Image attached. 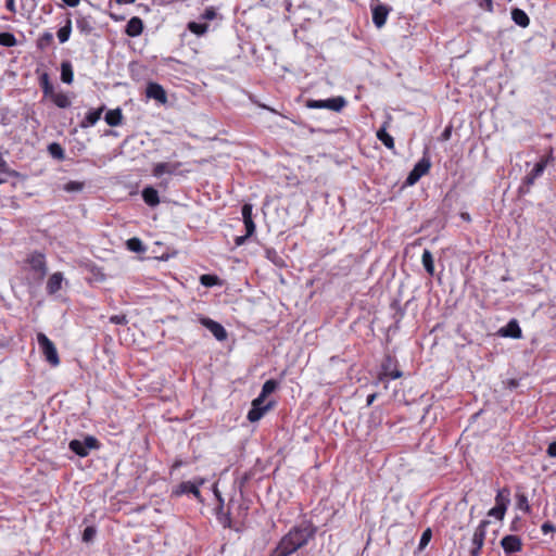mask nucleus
Wrapping results in <instances>:
<instances>
[{
    "mask_svg": "<svg viewBox=\"0 0 556 556\" xmlns=\"http://www.w3.org/2000/svg\"><path fill=\"white\" fill-rule=\"evenodd\" d=\"M313 533L307 528L291 529L279 542L271 556H289L307 544Z\"/></svg>",
    "mask_w": 556,
    "mask_h": 556,
    "instance_id": "1",
    "label": "nucleus"
},
{
    "mask_svg": "<svg viewBox=\"0 0 556 556\" xmlns=\"http://www.w3.org/2000/svg\"><path fill=\"white\" fill-rule=\"evenodd\" d=\"M37 342L46 361L51 366L56 367L60 364V358L53 342L42 332L37 334Z\"/></svg>",
    "mask_w": 556,
    "mask_h": 556,
    "instance_id": "2",
    "label": "nucleus"
},
{
    "mask_svg": "<svg viewBox=\"0 0 556 556\" xmlns=\"http://www.w3.org/2000/svg\"><path fill=\"white\" fill-rule=\"evenodd\" d=\"M204 482L205 479L203 478H195L192 481H184L173 491V494L175 496L192 494L199 502H202L200 488L204 484Z\"/></svg>",
    "mask_w": 556,
    "mask_h": 556,
    "instance_id": "3",
    "label": "nucleus"
},
{
    "mask_svg": "<svg viewBox=\"0 0 556 556\" xmlns=\"http://www.w3.org/2000/svg\"><path fill=\"white\" fill-rule=\"evenodd\" d=\"M346 104L343 97H334L326 100H308L306 106L309 109H327L340 112Z\"/></svg>",
    "mask_w": 556,
    "mask_h": 556,
    "instance_id": "4",
    "label": "nucleus"
},
{
    "mask_svg": "<svg viewBox=\"0 0 556 556\" xmlns=\"http://www.w3.org/2000/svg\"><path fill=\"white\" fill-rule=\"evenodd\" d=\"M98 447L97 439L91 435L86 437L84 440H72L70 442V450L80 457L87 456L90 450Z\"/></svg>",
    "mask_w": 556,
    "mask_h": 556,
    "instance_id": "5",
    "label": "nucleus"
},
{
    "mask_svg": "<svg viewBox=\"0 0 556 556\" xmlns=\"http://www.w3.org/2000/svg\"><path fill=\"white\" fill-rule=\"evenodd\" d=\"M180 162H161L153 165L152 174L154 177L160 178L163 175H178L190 173L191 169L180 170L181 167Z\"/></svg>",
    "mask_w": 556,
    "mask_h": 556,
    "instance_id": "6",
    "label": "nucleus"
},
{
    "mask_svg": "<svg viewBox=\"0 0 556 556\" xmlns=\"http://www.w3.org/2000/svg\"><path fill=\"white\" fill-rule=\"evenodd\" d=\"M489 523L490 522L488 520H482V521H480L478 527L475 529V532H473V535L471 539L472 548L470 549V556H479L480 555V552L484 544L486 528H488Z\"/></svg>",
    "mask_w": 556,
    "mask_h": 556,
    "instance_id": "7",
    "label": "nucleus"
},
{
    "mask_svg": "<svg viewBox=\"0 0 556 556\" xmlns=\"http://www.w3.org/2000/svg\"><path fill=\"white\" fill-rule=\"evenodd\" d=\"M431 167L430 159L425 154L414 166L406 178L408 186L415 185Z\"/></svg>",
    "mask_w": 556,
    "mask_h": 556,
    "instance_id": "8",
    "label": "nucleus"
},
{
    "mask_svg": "<svg viewBox=\"0 0 556 556\" xmlns=\"http://www.w3.org/2000/svg\"><path fill=\"white\" fill-rule=\"evenodd\" d=\"M30 270L37 276L38 279H42L47 274L46 257L40 252H33L26 260Z\"/></svg>",
    "mask_w": 556,
    "mask_h": 556,
    "instance_id": "9",
    "label": "nucleus"
},
{
    "mask_svg": "<svg viewBox=\"0 0 556 556\" xmlns=\"http://www.w3.org/2000/svg\"><path fill=\"white\" fill-rule=\"evenodd\" d=\"M274 403H265V400L256 397L252 401V407L248 413V419L251 422L258 421L271 407Z\"/></svg>",
    "mask_w": 556,
    "mask_h": 556,
    "instance_id": "10",
    "label": "nucleus"
},
{
    "mask_svg": "<svg viewBox=\"0 0 556 556\" xmlns=\"http://www.w3.org/2000/svg\"><path fill=\"white\" fill-rule=\"evenodd\" d=\"M553 151L548 153L545 157H542L532 168V170L525 177L523 182L530 187L534 184V181L543 175L547 164L553 161Z\"/></svg>",
    "mask_w": 556,
    "mask_h": 556,
    "instance_id": "11",
    "label": "nucleus"
},
{
    "mask_svg": "<svg viewBox=\"0 0 556 556\" xmlns=\"http://www.w3.org/2000/svg\"><path fill=\"white\" fill-rule=\"evenodd\" d=\"M200 323L206 328L208 329L212 334L218 340V341H223L227 338V331L225 330V328L217 321L211 319V318H207V317H203L200 319Z\"/></svg>",
    "mask_w": 556,
    "mask_h": 556,
    "instance_id": "12",
    "label": "nucleus"
},
{
    "mask_svg": "<svg viewBox=\"0 0 556 556\" xmlns=\"http://www.w3.org/2000/svg\"><path fill=\"white\" fill-rule=\"evenodd\" d=\"M501 546L506 554H514L521 551L522 543L519 536L509 534L502 539Z\"/></svg>",
    "mask_w": 556,
    "mask_h": 556,
    "instance_id": "13",
    "label": "nucleus"
},
{
    "mask_svg": "<svg viewBox=\"0 0 556 556\" xmlns=\"http://www.w3.org/2000/svg\"><path fill=\"white\" fill-rule=\"evenodd\" d=\"M372 12V22L376 25L377 28H381L388 18V15L390 13V8L384 4H377L371 8Z\"/></svg>",
    "mask_w": 556,
    "mask_h": 556,
    "instance_id": "14",
    "label": "nucleus"
},
{
    "mask_svg": "<svg viewBox=\"0 0 556 556\" xmlns=\"http://www.w3.org/2000/svg\"><path fill=\"white\" fill-rule=\"evenodd\" d=\"M146 94L150 99H154L160 103L164 104L167 101L166 92L164 88L156 83H149L147 86Z\"/></svg>",
    "mask_w": 556,
    "mask_h": 556,
    "instance_id": "15",
    "label": "nucleus"
},
{
    "mask_svg": "<svg viewBox=\"0 0 556 556\" xmlns=\"http://www.w3.org/2000/svg\"><path fill=\"white\" fill-rule=\"evenodd\" d=\"M252 211L253 206L250 203H245L241 210L245 230H248V236H252L255 231V224L252 219Z\"/></svg>",
    "mask_w": 556,
    "mask_h": 556,
    "instance_id": "16",
    "label": "nucleus"
},
{
    "mask_svg": "<svg viewBox=\"0 0 556 556\" xmlns=\"http://www.w3.org/2000/svg\"><path fill=\"white\" fill-rule=\"evenodd\" d=\"M502 337L519 339L521 338V329L516 319H511L505 327L498 330Z\"/></svg>",
    "mask_w": 556,
    "mask_h": 556,
    "instance_id": "17",
    "label": "nucleus"
},
{
    "mask_svg": "<svg viewBox=\"0 0 556 556\" xmlns=\"http://www.w3.org/2000/svg\"><path fill=\"white\" fill-rule=\"evenodd\" d=\"M104 109H105V106L102 105L101 108H99L97 110L89 111L86 114L85 118L81 121L80 127L89 128V127L94 126L98 123V121L101 118V115H102Z\"/></svg>",
    "mask_w": 556,
    "mask_h": 556,
    "instance_id": "18",
    "label": "nucleus"
},
{
    "mask_svg": "<svg viewBox=\"0 0 556 556\" xmlns=\"http://www.w3.org/2000/svg\"><path fill=\"white\" fill-rule=\"evenodd\" d=\"M64 277L62 273L52 274L47 281V292L49 294H55L62 288Z\"/></svg>",
    "mask_w": 556,
    "mask_h": 556,
    "instance_id": "19",
    "label": "nucleus"
},
{
    "mask_svg": "<svg viewBox=\"0 0 556 556\" xmlns=\"http://www.w3.org/2000/svg\"><path fill=\"white\" fill-rule=\"evenodd\" d=\"M143 30V23L140 17H131L126 25V34L130 37L139 36Z\"/></svg>",
    "mask_w": 556,
    "mask_h": 556,
    "instance_id": "20",
    "label": "nucleus"
},
{
    "mask_svg": "<svg viewBox=\"0 0 556 556\" xmlns=\"http://www.w3.org/2000/svg\"><path fill=\"white\" fill-rule=\"evenodd\" d=\"M142 198L150 206H156L160 203L159 192L153 187H147L142 190Z\"/></svg>",
    "mask_w": 556,
    "mask_h": 556,
    "instance_id": "21",
    "label": "nucleus"
},
{
    "mask_svg": "<svg viewBox=\"0 0 556 556\" xmlns=\"http://www.w3.org/2000/svg\"><path fill=\"white\" fill-rule=\"evenodd\" d=\"M104 119L110 126H118L122 124L123 114L121 109H114L106 112Z\"/></svg>",
    "mask_w": 556,
    "mask_h": 556,
    "instance_id": "22",
    "label": "nucleus"
},
{
    "mask_svg": "<svg viewBox=\"0 0 556 556\" xmlns=\"http://www.w3.org/2000/svg\"><path fill=\"white\" fill-rule=\"evenodd\" d=\"M74 79L73 66L70 61H64L61 64V80L64 84L71 85Z\"/></svg>",
    "mask_w": 556,
    "mask_h": 556,
    "instance_id": "23",
    "label": "nucleus"
},
{
    "mask_svg": "<svg viewBox=\"0 0 556 556\" xmlns=\"http://www.w3.org/2000/svg\"><path fill=\"white\" fill-rule=\"evenodd\" d=\"M51 101L60 109H66L71 105V99L66 93L53 92L50 97Z\"/></svg>",
    "mask_w": 556,
    "mask_h": 556,
    "instance_id": "24",
    "label": "nucleus"
},
{
    "mask_svg": "<svg viewBox=\"0 0 556 556\" xmlns=\"http://www.w3.org/2000/svg\"><path fill=\"white\" fill-rule=\"evenodd\" d=\"M388 123L377 131V138L390 150L394 148V140L391 135L387 131Z\"/></svg>",
    "mask_w": 556,
    "mask_h": 556,
    "instance_id": "25",
    "label": "nucleus"
},
{
    "mask_svg": "<svg viewBox=\"0 0 556 556\" xmlns=\"http://www.w3.org/2000/svg\"><path fill=\"white\" fill-rule=\"evenodd\" d=\"M511 18L520 27H527L530 23L529 16L521 9H514L511 11Z\"/></svg>",
    "mask_w": 556,
    "mask_h": 556,
    "instance_id": "26",
    "label": "nucleus"
},
{
    "mask_svg": "<svg viewBox=\"0 0 556 556\" xmlns=\"http://www.w3.org/2000/svg\"><path fill=\"white\" fill-rule=\"evenodd\" d=\"M421 262L426 271L432 276L434 274V262L433 256L429 250H424Z\"/></svg>",
    "mask_w": 556,
    "mask_h": 556,
    "instance_id": "27",
    "label": "nucleus"
},
{
    "mask_svg": "<svg viewBox=\"0 0 556 556\" xmlns=\"http://www.w3.org/2000/svg\"><path fill=\"white\" fill-rule=\"evenodd\" d=\"M509 502V491L506 489L500 490L495 496V506L507 510Z\"/></svg>",
    "mask_w": 556,
    "mask_h": 556,
    "instance_id": "28",
    "label": "nucleus"
},
{
    "mask_svg": "<svg viewBox=\"0 0 556 556\" xmlns=\"http://www.w3.org/2000/svg\"><path fill=\"white\" fill-rule=\"evenodd\" d=\"M277 388H278V382L276 380H274V379L267 380L263 384L262 391H261L258 397L265 400L267 397V395L275 392Z\"/></svg>",
    "mask_w": 556,
    "mask_h": 556,
    "instance_id": "29",
    "label": "nucleus"
},
{
    "mask_svg": "<svg viewBox=\"0 0 556 556\" xmlns=\"http://www.w3.org/2000/svg\"><path fill=\"white\" fill-rule=\"evenodd\" d=\"M72 33V21L68 18L63 27L58 30V38L61 43L70 39Z\"/></svg>",
    "mask_w": 556,
    "mask_h": 556,
    "instance_id": "30",
    "label": "nucleus"
},
{
    "mask_svg": "<svg viewBox=\"0 0 556 556\" xmlns=\"http://www.w3.org/2000/svg\"><path fill=\"white\" fill-rule=\"evenodd\" d=\"M40 86L42 88L45 97H47V98H49L54 92L53 86L50 83V78L47 73H43L40 76Z\"/></svg>",
    "mask_w": 556,
    "mask_h": 556,
    "instance_id": "31",
    "label": "nucleus"
},
{
    "mask_svg": "<svg viewBox=\"0 0 556 556\" xmlns=\"http://www.w3.org/2000/svg\"><path fill=\"white\" fill-rule=\"evenodd\" d=\"M127 249L131 252L143 253L146 251V247L139 238H130L126 242Z\"/></svg>",
    "mask_w": 556,
    "mask_h": 556,
    "instance_id": "32",
    "label": "nucleus"
},
{
    "mask_svg": "<svg viewBox=\"0 0 556 556\" xmlns=\"http://www.w3.org/2000/svg\"><path fill=\"white\" fill-rule=\"evenodd\" d=\"M188 29L197 36H202L208 30V26L205 23L189 22Z\"/></svg>",
    "mask_w": 556,
    "mask_h": 556,
    "instance_id": "33",
    "label": "nucleus"
},
{
    "mask_svg": "<svg viewBox=\"0 0 556 556\" xmlns=\"http://www.w3.org/2000/svg\"><path fill=\"white\" fill-rule=\"evenodd\" d=\"M48 151L54 159L64 160L65 157L63 148L56 142L49 144Z\"/></svg>",
    "mask_w": 556,
    "mask_h": 556,
    "instance_id": "34",
    "label": "nucleus"
},
{
    "mask_svg": "<svg viewBox=\"0 0 556 556\" xmlns=\"http://www.w3.org/2000/svg\"><path fill=\"white\" fill-rule=\"evenodd\" d=\"M0 45L3 47H14L16 45V38L11 33H0Z\"/></svg>",
    "mask_w": 556,
    "mask_h": 556,
    "instance_id": "35",
    "label": "nucleus"
},
{
    "mask_svg": "<svg viewBox=\"0 0 556 556\" xmlns=\"http://www.w3.org/2000/svg\"><path fill=\"white\" fill-rule=\"evenodd\" d=\"M432 538V531L430 528H427L422 534H421V538H420V541H419V549L422 551L430 542Z\"/></svg>",
    "mask_w": 556,
    "mask_h": 556,
    "instance_id": "36",
    "label": "nucleus"
},
{
    "mask_svg": "<svg viewBox=\"0 0 556 556\" xmlns=\"http://www.w3.org/2000/svg\"><path fill=\"white\" fill-rule=\"evenodd\" d=\"M96 534H97L96 528L89 526V527L85 528V530L83 532V541L86 543H89L94 539Z\"/></svg>",
    "mask_w": 556,
    "mask_h": 556,
    "instance_id": "37",
    "label": "nucleus"
},
{
    "mask_svg": "<svg viewBox=\"0 0 556 556\" xmlns=\"http://www.w3.org/2000/svg\"><path fill=\"white\" fill-rule=\"evenodd\" d=\"M505 513L506 510L501 508V507H497V506H494L493 508H491L488 513V515L490 517H494L495 519L497 520H503L504 519V516H505Z\"/></svg>",
    "mask_w": 556,
    "mask_h": 556,
    "instance_id": "38",
    "label": "nucleus"
},
{
    "mask_svg": "<svg viewBox=\"0 0 556 556\" xmlns=\"http://www.w3.org/2000/svg\"><path fill=\"white\" fill-rule=\"evenodd\" d=\"M84 184L78 181H70L64 186V190L68 192H77L83 190Z\"/></svg>",
    "mask_w": 556,
    "mask_h": 556,
    "instance_id": "39",
    "label": "nucleus"
},
{
    "mask_svg": "<svg viewBox=\"0 0 556 556\" xmlns=\"http://www.w3.org/2000/svg\"><path fill=\"white\" fill-rule=\"evenodd\" d=\"M216 17V10L213 7H208L205 9L203 14L201 15L202 20L212 21Z\"/></svg>",
    "mask_w": 556,
    "mask_h": 556,
    "instance_id": "40",
    "label": "nucleus"
},
{
    "mask_svg": "<svg viewBox=\"0 0 556 556\" xmlns=\"http://www.w3.org/2000/svg\"><path fill=\"white\" fill-rule=\"evenodd\" d=\"M217 278L215 276L211 275H203L201 276V283L206 287H212L216 283Z\"/></svg>",
    "mask_w": 556,
    "mask_h": 556,
    "instance_id": "41",
    "label": "nucleus"
},
{
    "mask_svg": "<svg viewBox=\"0 0 556 556\" xmlns=\"http://www.w3.org/2000/svg\"><path fill=\"white\" fill-rule=\"evenodd\" d=\"M517 505H518L519 509H522V510H525L527 513L530 510V505H529L528 500H527V497L525 495L518 496Z\"/></svg>",
    "mask_w": 556,
    "mask_h": 556,
    "instance_id": "42",
    "label": "nucleus"
},
{
    "mask_svg": "<svg viewBox=\"0 0 556 556\" xmlns=\"http://www.w3.org/2000/svg\"><path fill=\"white\" fill-rule=\"evenodd\" d=\"M110 321L112 324H116V325H126L127 324V317L125 315H113L110 317Z\"/></svg>",
    "mask_w": 556,
    "mask_h": 556,
    "instance_id": "43",
    "label": "nucleus"
},
{
    "mask_svg": "<svg viewBox=\"0 0 556 556\" xmlns=\"http://www.w3.org/2000/svg\"><path fill=\"white\" fill-rule=\"evenodd\" d=\"M541 530L544 534H547L549 532H555L556 531V527L551 523V522H544L541 527Z\"/></svg>",
    "mask_w": 556,
    "mask_h": 556,
    "instance_id": "44",
    "label": "nucleus"
},
{
    "mask_svg": "<svg viewBox=\"0 0 556 556\" xmlns=\"http://www.w3.org/2000/svg\"><path fill=\"white\" fill-rule=\"evenodd\" d=\"M9 173V166L7 161L4 160L2 153L0 152V174Z\"/></svg>",
    "mask_w": 556,
    "mask_h": 556,
    "instance_id": "45",
    "label": "nucleus"
},
{
    "mask_svg": "<svg viewBox=\"0 0 556 556\" xmlns=\"http://www.w3.org/2000/svg\"><path fill=\"white\" fill-rule=\"evenodd\" d=\"M53 40V35L49 31H46L41 35L40 41L43 45H49Z\"/></svg>",
    "mask_w": 556,
    "mask_h": 556,
    "instance_id": "46",
    "label": "nucleus"
},
{
    "mask_svg": "<svg viewBox=\"0 0 556 556\" xmlns=\"http://www.w3.org/2000/svg\"><path fill=\"white\" fill-rule=\"evenodd\" d=\"M480 8L491 12L493 10V1L492 0H482L479 3Z\"/></svg>",
    "mask_w": 556,
    "mask_h": 556,
    "instance_id": "47",
    "label": "nucleus"
},
{
    "mask_svg": "<svg viewBox=\"0 0 556 556\" xmlns=\"http://www.w3.org/2000/svg\"><path fill=\"white\" fill-rule=\"evenodd\" d=\"M547 455L549 457H556V441L552 442L547 447Z\"/></svg>",
    "mask_w": 556,
    "mask_h": 556,
    "instance_id": "48",
    "label": "nucleus"
},
{
    "mask_svg": "<svg viewBox=\"0 0 556 556\" xmlns=\"http://www.w3.org/2000/svg\"><path fill=\"white\" fill-rule=\"evenodd\" d=\"M77 28H79L81 31H85L88 28V22L85 18L77 21Z\"/></svg>",
    "mask_w": 556,
    "mask_h": 556,
    "instance_id": "49",
    "label": "nucleus"
},
{
    "mask_svg": "<svg viewBox=\"0 0 556 556\" xmlns=\"http://www.w3.org/2000/svg\"><path fill=\"white\" fill-rule=\"evenodd\" d=\"M386 376H389L391 379H397L402 376V372L400 370H393L391 372L384 371Z\"/></svg>",
    "mask_w": 556,
    "mask_h": 556,
    "instance_id": "50",
    "label": "nucleus"
},
{
    "mask_svg": "<svg viewBox=\"0 0 556 556\" xmlns=\"http://www.w3.org/2000/svg\"><path fill=\"white\" fill-rule=\"evenodd\" d=\"M5 7L9 11L15 12V2L14 0H5Z\"/></svg>",
    "mask_w": 556,
    "mask_h": 556,
    "instance_id": "51",
    "label": "nucleus"
},
{
    "mask_svg": "<svg viewBox=\"0 0 556 556\" xmlns=\"http://www.w3.org/2000/svg\"><path fill=\"white\" fill-rule=\"evenodd\" d=\"M66 5L75 8L79 4L80 0H62Z\"/></svg>",
    "mask_w": 556,
    "mask_h": 556,
    "instance_id": "52",
    "label": "nucleus"
},
{
    "mask_svg": "<svg viewBox=\"0 0 556 556\" xmlns=\"http://www.w3.org/2000/svg\"><path fill=\"white\" fill-rule=\"evenodd\" d=\"M249 237L250 236H248V232L245 233V236L237 237L236 238V244L237 245H242L245 242L247 238H249Z\"/></svg>",
    "mask_w": 556,
    "mask_h": 556,
    "instance_id": "53",
    "label": "nucleus"
},
{
    "mask_svg": "<svg viewBox=\"0 0 556 556\" xmlns=\"http://www.w3.org/2000/svg\"><path fill=\"white\" fill-rule=\"evenodd\" d=\"M451 137V128H445V130L442 132V139L443 140H448Z\"/></svg>",
    "mask_w": 556,
    "mask_h": 556,
    "instance_id": "54",
    "label": "nucleus"
},
{
    "mask_svg": "<svg viewBox=\"0 0 556 556\" xmlns=\"http://www.w3.org/2000/svg\"><path fill=\"white\" fill-rule=\"evenodd\" d=\"M376 399V394H370L367 397V405H371Z\"/></svg>",
    "mask_w": 556,
    "mask_h": 556,
    "instance_id": "55",
    "label": "nucleus"
},
{
    "mask_svg": "<svg viewBox=\"0 0 556 556\" xmlns=\"http://www.w3.org/2000/svg\"><path fill=\"white\" fill-rule=\"evenodd\" d=\"M118 4H131L135 0H116Z\"/></svg>",
    "mask_w": 556,
    "mask_h": 556,
    "instance_id": "56",
    "label": "nucleus"
},
{
    "mask_svg": "<svg viewBox=\"0 0 556 556\" xmlns=\"http://www.w3.org/2000/svg\"><path fill=\"white\" fill-rule=\"evenodd\" d=\"M214 493H215V496L217 497V500L219 501V503L223 504V498H222L220 494L218 493L216 486L214 488Z\"/></svg>",
    "mask_w": 556,
    "mask_h": 556,
    "instance_id": "57",
    "label": "nucleus"
}]
</instances>
